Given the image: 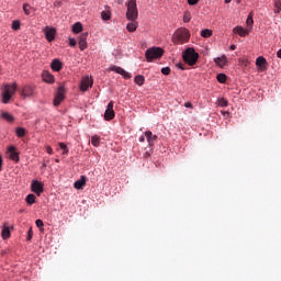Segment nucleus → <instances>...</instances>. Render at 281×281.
Wrapping results in <instances>:
<instances>
[{"label": "nucleus", "instance_id": "412c9836", "mask_svg": "<svg viewBox=\"0 0 281 281\" xmlns=\"http://www.w3.org/2000/svg\"><path fill=\"white\" fill-rule=\"evenodd\" d=\"M42 78H43L44 82H48V83L54 82V76L52 74H49V71H44L42 74Z\"/></svg>", "mask_w": 281, "mask_h": 281}, {"label": "nucleus", "instance_id": "bb28decb", "mask_svg": "<svg viewBox=\"0 0 281 281\" xmlns=\"http://www.w3.org/2000/svg\"><path fill=\"white\" fill-rule=\"evenodd\" d=\"M281 12V0H274V14H280Z\"/></svg>", "mask_w": 281, "mask_h": 281}, {"label": "nucleus", "instance_id": "4be33fe9", "mask_svg": "<svg viewBox=\"0 0 281 281\" xmlns=\"http://www.w3.org/2000/svg\"><path fill=\"white\" fill-rule=\"evenodd\" d=\"M72 32H74V34H80V32H82V23L76 22L72 25Z\"/></svg>", "mask_w": 281, "mask_h": 281}, {"label": "nucleus", "instance_id": "c756f323", "mask_svg": "<svg viewBox=\"0 0 281 281\" xmlns=\"http://www.w3.org/2000/svg\"><path fill=\"white\" fill-rule=\"evenodd\" d=\"M201 36L203 38H210V36H212V30H210V29L202 30Z\"/></svg>", "mask_w": 281, "mask_h": 281}, {"label": "nucleus", "instance_id": "49530a36", "mask_svg": "<svg viewBox=\"0 0 281 281\" xmlns=\"http://www.w3.org/2000/svg\"><path fill=\"white\" fill-rule=\"evenodd\" d=\"M32 236H33V233H32V228H31L27 232V240H32Z\"/></svg>", "mask_w": 281, "mask_h": 281}, {"label": "nucleus", "instance_id": "dca6fc26", "mask_svg": "<svg viewBox=\"0 0 281 281\" xmlns=\"http://www.w3.org/2000/svg\"><path fill=\"white\" fill-rule=\"evenodd\" d=\"M23 98H32L34 95V88L32 86H25L22 90Z\"/></svg>", "mask_w": 281, "mask_h": 281}, {"label": "nucleus", "instance_id": "aec40b11", "mask_svg": "<svg viewBox=\"0 0 281 281\" xmlns=\"http://www.w3.org/2000/svg\"><path fill=\"white\" fill-rule=\"evenodd\" d=\"M235 34L239 36H247L249 34V30H245L243 26H237L234 29Z\"/></svg>", "mask_w": 281, "mask_h": 281}, {"label": "nucleus", "instance_id": "6e6552de", "mask_svg": "<svg viewBox=\"0 0 281 281\" xmlns=\"http://www.w3.org/2000/svg\"><path fill=\"white\" fill-rule=\"evenodd\" d=\"M110 70L114 71L115 74H120V76L124 77L125 80H131V78H133L130 72H127L126 70H124V68L120 66H112Z\"/></svg>", "mask_w": 281, "mask_h": 281}, {"label": "nucleus", "instance_id": "c85d7f7f", "mask_svg": "<svg viewBox=\"0 0 281 281\" xmlns=\"http://www.w3.org/2000/svg\"><path fill=\"white\" fill-rule=\"evenodd\" d=\"M216 78H217V82H221V85H224V82H227V75L225 74H218Z\"/></svg>", "mask_w": 281, "mask_h": 281}, {"label": "nucleus", "instance_id": "423d86ee", "mask_svg": "<svg viewBox=\"0 0 281 281\" xmlns=\"http://www.w3.org/2000/svg\"><path fill=\"white\" fill-rule=\"evenodd\" d=\"M65 100V86H59L53 101L54 106H59L60 102Z\"/></svg>", "mask_w": 281, "mask_h": 281}, {"label": "nucleus", "instance_id": "f257e3e1", "mask_svg": "<svg viewBox=\"0 0 281 281\" xmlns=\"http://www.w3.org/2000/svg\"><path fill=\"white\" fill-rule=\"evenodd\" d=\"M173 43L177 45H183V43H188L190 41V31L186 27L178 29L172 36Z\"/></svg>", "mask_w": 281, "mask_h": 281}, {"label": "nucleus", "instance_id": "9d476101", "mask_svg": "<svg viewBox=\"0 0 281 281\" xmlns=\"http://www.w3.org/2000/svg\"><path fill=\"white\" fill-rule=\"evenodd\" d=\"M113 117H115V111H113V101H110L104 113V120L111 122Z\"/></svg>", "mask_w": 281, "mask_h": 281}, {"label": "nucleus", "instance_id": "9b49d317", "mask_svg": "<svg viewBox=\"0 0 281 281\" xmlns=\"http://www.w3.org/2000/svg\"><path fill=\"white\" fill-rule=\"evenodd\" d=\"M89 36L88 32L81 33L79 36V49H81V52H85V49L87 48V37Z\"/></svg>", "mask_w": 281, "mask_h": 281}, {"label": "nucleus", "instance_id": "a19ab883", "mask_svg": "<svg viewBox=\"0 0 281 281\" xmlns=\"http://www.w3.org/2000/svg\"><path fill=\"white\" fill-rule=\"evenodd\" d=\"M161 74L164 76H170V67L161 68Z\"/></svg>", "mask_w": 281, "mask_h": 281}, {"label": "nucleus", "instance_id": "603ef678", "mask_svg": "<svg viewBox=\"0 0 281 281\" xmlns=\"http://www.w3.org/2000/svg\"><path fill=\"white\" fill-rule=\"evenodd\" d=\"M278 58H281V48L277 53Z\"/></svg>", "mask_w": 281, "mask_h": 281}, {"label": "nucleus", "instance_id": "72a5a7b5", "mask_svg": "<svg viewBox=\"0 0 281 281\" xmlns=\"http://www.w3.org/2000/svg\"><path fill=\"white\" fill-rule=\"evenodd\" d=\"M15 133H16L18 137H25V128H23V127H18L15 130Z\"/></svg>", "mask_w": 281, "mask_h": 281}, {"label": "nucleus", "instance_id": "3c124183", "mask_svg": "<svg viewBox=\"0 0 281 281\" xmlns=\"http://www.w3.org/2000/svg\"><path fill=\"white\" fill-rule=\"evenodd\" d=\"M2 166H3V158L0 155V171H1Z\"/></svg>", "mask_w": 281, "mask_h": 281}, {"label": "nucleus", "instance_id": "4468645a", "mask_svg": "<svg viewBox=\"0 0 281 281\" xmlns=\"http://www.w3.org/2000/svg\"><path fill=\"white\" fill-rule=\"evenodd\" d=\"M8 151L10 153V159H12V161H16L19 162V153H16V148L14 146H10L8 148Z\"/></svg>", "mask_w": 281, "mask_h": 281}, {"label": "nucleus", "instance_id": "ea45409f", "mask_svg": "<svg viewBox=\"0 0 281 281\" xmlns=\"http://www.w3.org/2000/svg\"><path fill=\"white\" fill-rule=\"evenodd\" d=\"M239 63H240L241 67H248L249 66V59L241 58V59H239Z\"/></svg>", "mask_w": 281, "mask_h": 281}, {"label": "nucleus", "instance_id": "a878e982", "mask_svg": "<svg viewBox=\"0 0 281 281\" xmlns=\"http://www.w3.org/2000/svg\"><path fill=\"white\" fill-rule=\"evenodd\" d=\"M1 236L3 240H8V238H10V228L8 226H3Z\"/></svg>", "mask_w": 281, "mask_h": 281}, {"label": "nucleus", "instance_id": "20e7f679", "mask_svg": "<svg viewBox=\"0 0 281 281\" xmlns=\"http://www.w3.org/2000/svg\"><path fill=\"white\" fill-rule=\"evenodd\" d=\"M161 56H164V49L160 47H151L145 52V58L147 63H151V60H157L161 58Z\"/></svg>", "mask_w": 281, "mask_h": 281}, {"label": "nucleus", "instance_id": "09e8293b", "mask_svg": "<svg viewBox=\"0 0 281 281\" xmlns=\"http://www.w3.org/2000/svg\"><path fill=\"white\" fill-rule=\"evenodd\" d=\"M184 106H186V109H192V103L191 102H186Z\"/></svg>", "mask_w": 281, "mask_h": 281}, {"label": "nucleus", "instance_id": "f704fd0d", "mask_svg": "<svg viewBox=\"0 0 281 281\" xmlns=\"http://www.w3.org/2000/svg\"><path fill=\"white\" fill-rule=\"evenodd\" d=\"M11 27H12V30H14V31L21 30V22L18 21V20L13 21Z\"/></svg>", "mask_w": 281, "mask_h": 281}, {"label": "nucleus", "instance_id": "2eb2a0df", "mask_svg": "<svg viewBox=\"0 0 281 281\" xmlns=\"http://www.w3.org/2000/svg\"><path fill=\"white\" fill-rule=\"evenodd\" d=\"M83 186H87V177L81 176L80 179L74 183V188H76V190H82Z\"/></svg>", "mask_w": 281, "mask_h": 281}, {"label": "nucleus", "instance_id": "c03bdc74", "mask_svg": "<svg viewBox=\"0 0 281 281\" xmlns=\"http://www.w3.org/2000/svg\"><path fill=\"white\" fill-rule=\"evenodd\" d=\"M35 225H36V227H38V228H41V227H43V226H44V224H43V221H42V220H36Z\"/></svg>", "mask_w": 281, "mask_h": 281}, {"label": "nucleus", "instance_id": "4d7b16f0", "mask_svg": "<svg viewBox=\"0 0 281 281\" xmlns=\"http://www.w3.org/2000/svg\"><path fill=\"white\" fill-rule=\"evenodd\" d=\"M225 3H232V0H225Z\"/></svg>", "mask_w": 281, "mask_h": 281}, {"label": "nucleus", "instance_id": "5701e85b", "mask_svg": "<svg viewBox=\"0 0 281 281\" xmlns=\"http://www.w3.org/2000/svg\"><path fill=\"white\" fill-rule=\"evenodd\" d=\"M2 120H5V122L12 123L14 122V116L8 112H3L1 114Z\"/></svg>", "mask_w": 281, "mask_h": 281}, {"label": "nucleus", "instance_id": "864d4df0", "mask_svg": "<svg viewBox=\"0 0 281 281\" xmlns=\"http://www.w3.org/2000/svg\"><path fill=\"white\" fill-rule=\"evenodd\" d=\"M231 49H232V52H234V49H236V45H231Z\"/></svg>", "mask_w": 281, "mask_h": 281}, {"label": "nucleus", "instance_id": "8fccbe9b", "mask_svg": "<svg viewBox=\"0 0 281 281\" xmlns=\"http://www.w3.org/2000/svg\"><path fill=\"white\" fill-rule=\"evenodd\" d=\"M138 140H139L140 143H144V142H146V138H145L144 136H139Z\"/></svg>", "mask_w": 281, "mask_h": 281}, {"label": "nucleus", "instance_id": "f3484780", "mask_svg": "<svg viewBox=\"0 0 281 281\" xmlns=\"http://www.w3.org/2000/svg\"><path fill=\"white\" fill-rule=\"evenodd\" d=\"M214 63L217 65V67H225L227 65V57L223 55L222 57L214 58Z\"/></svg>", "mask_w": 281, "mask_h": 281}, {"label": "nucleus", "instance_id": "a18cd8bd", "mask_svg": "<svg viewBox=\"0 0 281 281\" xmlns=\"http://www.w3.org/2000/svg\"><path fill=\"white\" fill-rule=\"evenodd\" d=\"M189 5H196L199 0H188Z\"/></svg>", "mask_w": 281, "mask_h": 281}, {"label": "nucleus", "instance_id": "ddd939ff", "mask_svg": "<svg viewBox=\"0 0 281 281\" xmlns=\"http://www.w3.org/2000/svg\"><path fill=\"white\" fill-rule=\"evenodd\" d=\"M145 137L149 144V146H155V142H157V135H154L153 132H145Z\"/></svg>", "mask_w": 281, "mask_h": 281}, {"label": "nucleus", "instance_id": "4c0bfd02", "mask_svg": "<svg viewBox=\"0 0 281 281\" xmlns=\"http://www.w3.org/2000/svg\"><path fill=\"white\" fill-rule=\"evenodd\" d=\"M246 24L251 27L254 25V15L250 13L246 20Z\"/></svg>", "mask_w": 281, "mask_h": 281}, {"label": "nucleus", "instance_id": "f8f14e48", "mask_svg": "<svg viewBox=\"0 0 281 281\" xmlns=\"http://www.w3.org/2000/svg\"><path fill=\"white\" fill-rule=\"evenodd\" d=\"M45 36L48 43H52L56 38V29H46Z\"/></svg>", "mask_w": 281, "mask_h": 281}, {"label": "nucleus", "instance_id": "79ce46f5", "mask_svg": "<svg viewBox=\"0 0 281 281\" xmlns=\"http://www.w3.org/2000/svg\"><path fill=\"white\" fill-rule=\"evenodd\" d=\"M69 45H70V47H76V38L70 37Z\"/></svg>", "mask_w": 281, "mask_h": 281}, {"label": "nucleus", "instance_id": "de8ad7c7", "mask_svg": "<svg viewBox=\"0 0 281 281\" xmlns=\"http://www.w3.org/2000/svg\"><path fill=\"white\" fill-rule=\"evenodd\" d=\"M176 67H178V69H181L182 71L186 69L183 64H177Z\"/></svg>", "mask_w": 281, "mask_h": 281}, {"label": "nucleus", "instance_id": "7c9ffc66", "mask_svg": "<svg viewBox=\"0 0 281 281\" xmlns=\"http://www.w3.org/2000/svg\"><path fill=\"white\" fill-rule=\"evenodd\" d=\"M91 144H92V146L98 148V146H100V137L98 135L92 136Z\"/></svg>", "mask_w": 281, "mask_h": 281}, {"label": "nucleus", "instance_id": "2f4dec72", "mask_svg": "<svg viewBox=\"0 0 281 281\" xmlns=\"http://www.w3.org/2000/svg\"><path fill=\"white\" fill-rule=\"evenodd\" d=\"M58 146L63 150V155H69V148H67V144L58 143Z\"/></svg>", "mask_w": 281, "mask_h": 281}, {"label": "nucleus", "instance_id": "6ab92c4d", "mask_svg": "<svg viewBox=\"0 0 281 281\" xmlns=\"http://www.w3.org/2000/svg\"><path fill=\"white\" fill-rule=\"evenodd\" d=\"M53 71H60L63 69V63L58 59H54L50 64Z\"/></svg>", "mask_w": 281, "mask_h": 281}, {"label": "nucleus", "instance_id": "473e14b6", "mask_svg": "<svg viewBox=\"0 0 281 281\" xmlns=\"http://www.w3.org/2000/svg\"><path fill=\"white\" fill-rule=\"evenodd\" d=\"M266 64H267V59H265V57L262 56L258 57L256 60L257 67H262V65H266Z\"/></svg>", "mask_w": 281, "mask_h": 281}, {"label": "nucleus", "instance_id": "f03ea898", "mask_svg": "<svg viewBox=\"0 0 281 281\" xmlns=\"http://www.w3.org/2000/svg\"><path fill=\"white\" fill-rule=\"evenodd\" d=\"M127 11H126V19L127 21H137L139 16V11L137 10V0H128L125 3Z\"/></svg>", "mask_w": 281, "mask_h": 281}, {"label": "nucleus", "instance_id": "c9c22d12", "mask_svg": "<svg viewBox=\"0 0 281 281\" xmlns=\"http://www.w3.org/2000/svg\"><path fill=\"white\" fill-rule=\"evenodd\" d=\"M217 102H218V106H227V104H229V102L225 98H220Z\"/></svg>", "mask_w": 281, "mask_h": 281}, {"label": "nucleus", "instance_id": "58836bf2", "mask_svg": "<svg viewBox=\"0 0 281 281\" xmlns=\"http://www.w3.org/2000/svg\"><path fill=\"white\" fill-rule=\"evenodd\" d=\"M32 9V7H30V4H27V3H25L24 5H23V11H24V13L27 15V16H30V10Z\"/></svg>", "mask_w": 281, "mask_h": 281}, {"label": "nucleus", "instance_id": "b1692460", "mask_svg": "<svg viewBox=\"0 0 281 281\" xmlns=\"http://www.w3.org/2000/svg\"><path fill=\"white\" fill-rule=\"evenodd\" d=\"M135 85H138V87H142L144 82H146V79L142 75H137L134 79Z\"/></svg>", "mask_w": 281, "mask_h": 281}, {"label": "nucleus", "instance_id": "7ed1b4c3", "mask_svg": "<svg viewBox=\"0 0 281 281\" xmlns=\"http://www.w3.org/2000/svg\"><path fill=\"white\" fill-rule=\"evenodd\" d=\"M182 58L187 65H190V67L196 65L199 60V53L194 50V48H188L183 54Z\"/></svg>", "mask_w": 281, "mask_h": 281}, {"label": "nucleus", "instance_id": "37998d69", "mask_svg": "<svg viewBox=\"0 0 281 281\" xmlns=\"http://www.w3.org/2000/svg\"><path fill=\"white\" fill-rule=\"evenodd\" d=\"M46 153L48 155H54V149L52 148V146H46Z\"/></svg>", "mask_w": 281, "mask_h": 281}, {"label": "nucleus", "instance_id": "393cba45", "mask_svg": "<svg viewBox=\"0 0 281 281\" xmlns=\"http://www.w3.org/2000/svg\"><path fill=\"white\" fill-rule=\"evenodd\" d=\"M27 205H34V203H36V195L34 194H29L25 199Z\"/></svg>", "mask_w": 281, "mask_h": 281}, {"label": "nucleus", "instance_id": "5fc2aeb1", "mask_svg": "<svg viewBox=\"0 0 281 281\" xmlns=\"http://www.w3.org/2000/svg\"><path fill=\"white\" fill-rule=\"evenodd\" d=\"M42 168H47V164L44 162V164L42 165Z\"/></svg>", "mask_w": 281, "mask_h": 281}, {"label": "nucleus", "instance_id": "39448f33", "mask_svg": "<svg viewBox=\"0 0 281 281\" xmlns=\"http://www.w3.org/2000/svg\"><path fill=\"white\" fill-rule=\"evenodd\" d=\"M16 93V86L13 85H4L2 89V102L3 104H8L10 100H12V97Z\"/></svg>", "mask_w": 281, "mask_h": 281}, {"label": "nucleus", "instance_id": "e433bc0d", "mask_svg": "<svg viewBox=\"0 0 281 281\" xmlns=\"http://www.w3.org/2000/svg\"><path fill=\"white\" fill-rule=\"evenodd\" d=\"M192 16L190 15V12H184L183 14V21L184 23H190Z\"/></svg>", "mask_w": 281, "mask_h": 281}, {"label": "nucleus", "instance_id": "0eeeda50", "mask_svg": "<svg viewBox=\"0 0 281 281\" xmlns=\"http://www.w3.org/2000/svg\"><path fill=\"white\" fill-rule=\"evenodd\" d=\"M31 190H32V192L37 194V196H41V194H43L45 188H44L43 182H41L38 180H33L31 183Z\"/></svg>", "mask_w": 281, "mask_h": 281}, {"label": "nucleus", "instance_id": "cd10ccee", "mask_svg": "<svg viewBox=\"0 0 281 281\" xmlns=\"http://www.w3.org/2000/svg\"><path fill=\"white\" fill-rule=\"evenodd\" d=\"M101 19L103 21H111V12L110 11H102L101 12Z\"/></svg>", "mask_w": 281, "mask_h": 281}, {"label": "nucleus", "instance_id": "1a4fd4ad", "mask_svg": "<svg viewBox=\"0 0 281 281\" xmlns=\"http://www.w3.org/2000/svg\"><path fill=\"white\" fill-rule=\"evenodd\" d=\"M93 87V79L89 78V76L83 77L80 83V91H88Z\"/></svg>", "mask_w": 281, "mask_h": 281}, {"label": "nucleus", "instance_id": "6e6d98bb", "mask_svg": "<svg viewBox=\"0 0 281 281\" xmlns=\"http://www.w3.org/2000/svg\"><path fill=\"white\" fill-rule=\"evenodd\" d=\"M55 161H56V164H60V159H58V158L55 159Z\"/></svg>", "mask_w": 281, "mask_h": 281}, {"label": "nucleus", "instance_id": "a211bd4d", "mask_svg": "<svg viewBox=\"0 0 281 281\" xmlns=\"http://www.w3.org/2000/svg\"><path fill=\"white\" fill-rule=\"evenodd\" d=\"M131 21L130 23H127L126 25V30L127 32H135L139 25V23L136 22V20H128Z\"/></svg>", "mask_w": 281, "mask_h": 281}]
</instances>
